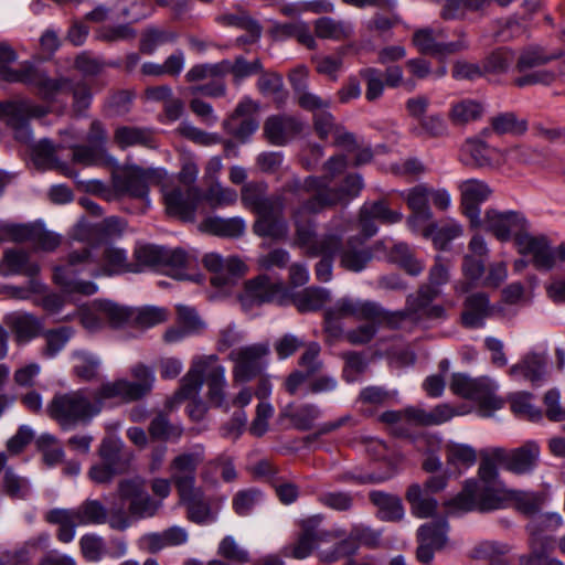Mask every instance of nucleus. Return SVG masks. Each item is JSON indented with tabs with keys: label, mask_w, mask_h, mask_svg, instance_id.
<instances>
[{
	"label": "nucleus",
	"mask_w": 565,
	"mask_h": 565,
	"mask_svg": "<svg viewBox=\"0 0 565 565\" xmlns=\"http://www.w3.org/2000/svg\"><path fill=\"white\" fill-rule=\"evenodd\" d=\"M245 228L244 220L238 216L230 218L210 216L200 224L202 232L225 238H238L244 234Z\"/></svg>",
	"instance_id": "nucleus-37"
},
{
	"label": "nucleus",
	"mask_w": 565,
	"mask_h": 565,
	"mask_svg": "<svg viewBox=\"0 0 565 565\" xmlns=\"http://www.w3.org/2000/svg\"><path fill=\"white\" fill-rule=\"evenodd\" d=\"M394 311L383 309L374 301H355V318L373 323H385L392 329H397V318L393 317Z\"/></svg>",
	"instance_id": "nucleus-42"
},
{
	"label": "nucleus",
	"mask_w": 565,
	"mask_h": 565,
	"mask_svg": "<svg viewBox=\"0 0 565 565\" xmlns=\"http://www.w3.org/2000/svg\"><path fill=\"white\" fill-rule=\"evenodd\" d=\"M148 431L153 440L169 441L178 440L182 436L183 429L173 425L166 413L159 412L150 422Z\"/></svg>",
	"instance_id": "nucleus-51"
},
{
	"label": "nucleus",
	"mask_w": 565,
	"mask_h": 565,
	"mask_svg": "<svg viewBox=\"0 0 565 565\" xmlns=\"http://www.w3.org/2000/svg\"><path fill=\"white\" fill-rule=\"evenodd\" d=\"M267 193V183L248 182L241 190V200L246 209L257 215L253 224L256 235L274 241L285 239L288 234V224L284 217L285 196L281 193Z\"/></svg>",
	"instance_id": "nucleus-2"
},
{
	"label": "nucleus",
	"mask_w": 565,
	"mask_h": 565,
	"mask_svg": "<svg viewBox=\"0 0 565 565\" xmlns=\"http://www.w3.org/2000/svg\"><path fill=\"white\" fill-rule=\"evenodd\" d=\"M114 140L121 149L134 146L153 147L152 131L148 128L130 126L119 127L114 134Z\"/></svg>",
	"instance_id": "nucleus-45"
},
{
	"label": "nucleus",
	"mask_w": 565,
	"mask_h": 565,
	"mask_svg": "<svg viewBox=\"0 0 565 565\" xmlns=\"http://www.w3.org/2000/svg\"><path fill=\"white\" fill-rule=\"evenodd\" d=\"M516 246L520 254L532 256V264L537 270H551L555 266L556 252L545 236H533L526 231L518 236Z\"/></svg>",
	"instance_id": "nucleus-20"
},
{
	"label": "nucleus",
	"mask_w": 565,
	"mask_h": 565,
	"mask_svg": "<svg viewBox=\"0 0 565 565\" xmlns=\"http://www.w3.org/2000/svg\"><path fill=\"white\" fill-rule=\"evenodd\" d=\"M363 186L362 177L358 173L348 174L338 188H330L329 180L323 178L322 191L307 199L303 202V209L311 213H319L327 207L348 203L360 194Z\"/></svg>",
	"instance_id": "nucleus-10"
},
{
	"label": "nucleus",
	"mask_w": 565,
	"mask_h": 565,
	"mask_svg": "<svg viewBox=\"0 0 565 565\" xmlns=\"http://www.w3.org/2000/svg\"><path fill=\"white\" fill-rule=\"evenodd\" d=\"M202 359L194 362L188 373L182 377L180 387L174 392L173 396L168 401V406L171 408L174 405L181 404L186 399L199 397V393L203 385V370Z\"/></svg>",
	"instance_id": "nucleus-32"
},
{
	"label": "nucleus",
	"mask_w": 565,
	"mask_h": 565,
	"mask_svg": "<svg viewBox=\"0 0 565 565\" xmlns=\"http://www.w3.org/2000/svg\"><path fill=\"white\" fill-rule=\"evenodd\" d=\"M430 189L419 184L409 190L407 194V205L412 210L413 215L408 218V224L414 225L416 221H429L433 213L428 205Z\"/></svg>",
	"instance_id": "nucleus-41"
},
{
	"label": "nucleus",
	"mask_w": 565,
	"mask_h": 565,
	"mask_svg": "<svg viewBox=\"0 0 565 565\" xmlns=\"http://www.w3.org/2000/svg\"><path fill=\"white\" fill-rule=\"evenodd\" d=\"M355 318V301L350 299H340L332 307L324 311L326 331L338 334L341 331L339 321L341 319Z\"/></svg>",
	"instance_id": "nucleus-56"
},
{
	"label": "nucleus",
	"mask_w": 565,
	"mask_h": 565,
	"mask_svg": "<svg viewBox=\"0 0 565 565\" xmlns=\"http://www.w3.org/2000/svg\"><path fill=\"white\" fill-rule=\"evenodd\" d=\"M479 226H483L487 232L493 234L501 242H508L513 236L516 244L518 236L524 235L526 232L527 221L520 212L489 210Z\"/></svg>",
	"instance_id": "nucleus-14"
},
{
	"label": "nucleus",
	"mask_w": 565,
	"mask_h": 565,
	"mask_svg": "<svg viewBox=\"0 0 565 565\" xmlns=\"http://www.w3.org/2000/svg\"><path fill=\"white\" fill-rule=\"evenodd\" d=\"M282 415L291 422L296 429L307 431L313 427L315 422L321 415V411L317 405L310 403L301 404L298 407L289 404L286 406Z\"/></svg>",
	"instance_id": "nucleus-44"
},
{
	"label": "nucleus",
	"mask_w": 565,
	"mask_h": 565,
	"mask_svg": "<svg viewBox=\"0 0 565 565\" xmlns=\"http://www.w3.org/2000/svg\"><path fill=\"white\" fill-rule=\"evenodd\" d=\"M268 348L264 344H253L233 350L230 359L235 363L233 376L236 382H248L258 376L265 367L264 356Z\"/></svg>",
	"instance_id": "nucleus-17"
},
{
	"label": "nucleus",
	"mask_w": 565,
	"mask_h": 565,
	"mask_svg": "<svg viewBox=\"0 0 565 565\" xmlns=\"http://www.w3.org/2000/svg\"><path fill=\"white\" fill-rule=\"evenodd\" d=\"M257 111L258 105L250 98H244L223 121V129L239 142H247L259 127V121L256 118Z\"/></svg>",
	"instance_id": "nucleus-15"
},
{
	"label": "nucleus",
	"mask_w": 565,
	"mask_h": 565,
	"mask_svg": "<svg viewBox=\"0 0 565 565\" xmlns=\"http://www.w3.org/2000/svg\"><path fill=\"white\" fill-rule=\"evenodd\" d=\"M190 262L191 258L184 249L163 247L160 267L167 268L172 277L183 280L189 279L183 269L189 267Z\"/></svg>",
	"instance_id": "nucleus-52"
},
{
	"label": "nucleus",
	"mask_w": 565,
	"mask_h": 565,
	"mask_svg": "<svg viewBox=\"0 0 565 565\" xmlns=\"http://www.w3.org/2000/svg\"><path fill=\"white\" fill-rule=\"evenodd\" d=\"M108 508L97 499H86L73 509H52L44 520L58 525L56 537L62 543H70L75 537V529L86 525H102L108 521Z\"/></svg>",
	"instance_id": "nucleus-5"
},
{
	"label": "nucleus",
	"mask_w": 565,
	"mask_h": 565,
	"mask_svg": "<svg viewBox=\"0 0 565 565\" xmlns=\"http://www.w3.org/2000/svg\"><path fill=\"white\" fill-rule=\"evenodd\" d=\"M117 493L122 502H128V512L134 520L152 518L161 507V502L147 492L146 482L141 478L120 480Z\"/></svg>",
	"instance_id": "nucleus-12"
},
{
	"label": "nucleus",
	"mask_w": 565,
	"mask_h": 565,
	"mask_svg": "<svg viewBox=\"0 0 565 565\" xmlns=\"http://www.w3.org/2000/svg\"><path fill=\"white\" fill-rule=\"evenodd\" d=\"M168 320V311L159 307L132 308L131 327L149 329Z\"/></svg>",
	"instance_id": "nucleus-61"
},
{
	"label": "nucleus",
	"mask_w": 565,
	"mask_h": 565,
	"mask_svg": "<svg viewBox=\"0 0 565 565\" xmlns=\"http://www.w3.org/2000/svg\"><path fill=\"white\" fill-rule=\"evenodd\" d=\"M405 498L412 507L413 514L418 518H429L437 509L436 499L423 497V489L418 483H413L408 487Z\"/></svg>",
	"instance_id": "nucleus-53"
},
{
	"label": "nucleus",
	"mask_w": 565,
	"mask_h": 565,
	"mask_svg": "<svg viewBox=\"0 0 565 565\" xmlns=\"http://www.w3.org/2000/svg\"><path fill=\"white\" fill-rule=\"evenodd\" d=\"M445 454L447 463L456 468L472 467L478 459L477 450L466 444L449 443L445 448Z\"/></svg>",
	"instance_id": "nucleus-57"
},
{
	"label": "nucleus",
	"mask_w": 565,
	"mask_h": 565,
	"mask_svg": "<svg viewBox=\"0 0 565 565\" xmlns=\"http://www.w3.org/2000/svg\"><path fill=\"white\" fill-rule=\"evenodd\" d=\"M342 237L337 234H324L309 246V252L307 253L311 257L321 256V258L330 257L334 258L337 254H340L343 248Z\"/></svg>",
	"instance_id": "nucleus-63"
},
{
	"label": "nucleus",
	"mask_w": 565,
	"mask_h": 565,
	"mask_svg": "<svg viewBox=\"0 0 565 565\" xmlns=\"http://www.w3.org/2000/svg\"><path fill=\"white\" fill-rule=\"evenodd\" d=\"M130 374L135 381L119 379L104 383V394L111 399L119 398L124 403L139 401L150 394L154 383V374L151 367L143 363L134 365Z\"/></svg>",
	"instance_id": "nucleus-8"
},
{
	"label": "nucleus",
	"mask_w": 565,
	"mask_h": 565,
	"mask_svg": "<svg viewBox=\"0 0 565 565\" xmlns=\"http://www.w3.org/2000/svg\"><path fill=\"white\" fill-rule=\"evenodd\" d=\"M0 113L6 118V124L13 130L14 138L29 143L32 140L30 118H42L50 113V108L22 99L0 104Z\"/></svg>",
	"instance_id": "nucleus-11"
},
{
	"label": "nucleus",
	"mask_w": 565,
	"mask_h": 565,
	"mask_svg": "<svg viewBox=\"0 0 565 565\" xmlns=\"http://www.w3.org/2000/svg\"><path fill=\"white\" fill-rule=\"evenodd\" d=\"M68 85L70 78H52L36 66L30 83V87L34 89L36 96L46 103H54L58 96L64 95Z\"/></svg>",
	"instance_id": "nucleus-29"
},
{
	"label": "nucleus",
	"mask_w": 565,
	"mask_h": 565,
	"mask_svg": "<svg viewBox=\"0 0 565 565\" xmlns=\"http://www.w3.org/2000/svg\"><path fill=\"white\" fill-rule=\"evenodd\" d=\"M488 382L489 380L484 377L472 379L462 373H455L451 376L450 390L458 396L475 401L484 392Z\"/></svg>",
	"instance_id": "nucleus-47"
},
{
	"label": "nucleus",
	"mask_w": 565,
	"mask_h": 565,
	"mask_svg": "<svg viewBox=\"0 0 565 565\" xmlns=\"http://www.w3.org/2000/svg\"><path fill=\"white\" fill-rule=\"evenodd\" d=\"M2 491L12 500H25L31 486L26 478L17 475L12 468H7L2 478Z\"/></svg>",
	"instance_id": "nucleus-62"
},
{
	"label": "nucleus",
	"mask_w": 565,
	"mask_h": 565,
	"mask_svg": "<svg viewBox=\"0 0 565 565\" xmlns=\"http://www.w3.org/2000/svg\"><path fill=\"white\" fill-rule=\"evenodd\" d=\"M545 501L542 492H531L523 490H513L504 488V490L494 491L488 498L484 505L487 512L505 508L509 503H513L514 508L526 516L536 514Z\"/></svg>",
	"instance_id": "nucleus-13"
},
{
	"label": "nucleus",
	"mask_w": 565,
	"mask_h": 565,
	"mask_svg": "<svg viewBox=\"0 0 565 565\" xmlns=\"http://www.w3.org/2000/svg\"><path fill=\"white\" fill-rule=\"evenodd\" d=\"M315 33L320 39L341 41L350 38L352 30L350 25L342 21L322 17L315 21Z\"/></svg>",
	"instance_id": "nucleus-55"
},
{
	"label": "nucleus",
	"mask_w": 565,
	"mask_h": 565,
	"mask_svg": "<svg viewBox=\"0 0 565 565\" xmlns=\"http://www.w3.org/2000/svg\"><path fill=\"white\" fill-rule=\"evenodd\" d=\"M509 374L512 377H521L530 381L533 385H537L545 377L546 360L541 354L529 353L519 363L510 367Z\"/></svg>",
	"instance_id": "nucleus-35"
},
{
	"label": "nucleus",
	"mask_w": 565,
	"mask_h": 565,
	"mask_svg": "<svg viewBox=\"0 0 565 565\" xmlns=\"http://www.w3.org/2000/svg\"><path fill=\"white\" fill-rule=\"evenodd\" d=\"M111 399L104 394V383L90 395L86 390L56 394L47 405L49 416L55 420L63 430H70L77 425L88 424L104 408L105 402Z\"/></svg>",
	"instance_id": "nucleus-4"
},
{
	"label": "nucleus",
	"mask_w": 565,
	"mask_h": 565,
	"mask_svg": "<svg viewBox=\"0 0 565 565\" xmlns=\"http://www.w3.org/2000/svg\"><path fill=\"white\" fill-rule=\"evenodd\" d=\"M162 169L142 168L137 164L125 166L111 173V188L116 196H128L141 201L148 200L149 190L164 179Z\"/></svg>",
	"instance_id": "nucleus-7"
},
{
	"label": "nucleus",
	"mask_w": 565,
	"mask_h": 565,
	"mask_svg": "<svg viewBox=\"0 0 565 565\" xmlns=\"http://www.w3.org/2000/svg\"><path fill=\"white\" fill-rule=\"evenodd\" d=\"M370 502L377 508V518L386 522H397L404 516V507L399 497L380 490L369 492Z\"/></svg>",
	"instance_id": "nucleus-36"
},
{
	"label": "nucleus",
	"mask_w": 565,
	"mask_h": 565,
	"mask_svg": "<svg viewBox=\"0 0 565 565\" xmlns=\"http://www.w3.org/2000/svg\"><path fill=\"white\" fill-rule=\"evenodd\" d=\"M93 244L83 245L70 252L65 262L54 267L53 280L66 294L92 296L97 292L96 284L83 280L81 275L97 278L126 273H138V267L128 259L125 249L107 246L100 255Z\"/></svg>",
	"instance_id": "nucleus-1"
},
{
	"label": "nucleus",
	"mask_w": 565,
	"mask_h": 565,
	"mask_svg": "<svg viewBox=\"0 0 565 565\" xmlns=\"http://www.w3.org/2000/svg\"><path fill=\"white\" fill-rule=\"evenodd\" d=\"M387 258L411 276H418L425 268L424 263L415 257L414 252L405 243L395 244L387 253Z\"/></svg>",
	"instance_id": "nucleus-46"
},
{
	"label": "nucleus",
	"mask_w": 565,
	"mask_h": 565,
	"mask_svg": "<svg viewBox=\"0 0 565 565\" xmlns=\"http://www.w3.org/2000/svg\"><path fill=\"white\" fill-rule=\"evenodd\" d=\"M499 447L482 449L479 452L480 463L477 478L465 481L462 490L451 499L447 505L463 512H487L484 508L488 498L498 490H504V486L498 483V466L503 468V460L497 459Z\"/></svg>",
	"instance_id": "nucleus-3"
},
{
	"label": "nucleus",
	"mask_w": 565,
	"mask_h": 565,
	"mask_svg": "<svg viewBox=\"0 0 565 565\" xmlns=\"http://www.w3.org/2000/svg\"><path fill=\"white\" fill-rule=\"evenodd\" d=\"M186 509V519L195 524H206L215 520V513L201 487L178 494Z\"/></svg>",
	"instance_id": "nucleus-26"
},
{
	"label": "nucleus",
	"mask_w": 565,
	"mask_h": 565,
	"mask_svg": "<svg viewBox=\"0 0 565 565\" xmlns=\"http://www.w3.org/2000/svg\"><path fill=\"white\" fill-rule=\"evenodd\" d=\"M0 270L8 275H24L34 278L40 267L36 263L30 260L29 253L23 249H8L3 254Z\"/></svg>",
	"instance_id": "nucleus-38"
},
{
	"label": "nucleus",
	"mask_w": 565,
	"mask_h": 565,
	"mask_svg": "<svg viewBox=\"0 0 565 565\" xmlns=\"http://www.w3.org/2000/svg\"><path fill=\"white\" fill-rule=\"evenodd\" d=\"M34 162L46 169H55L66 174L67 167L61 163L56 157L55 146L47 139L35 143L32 148Z\"/></svg>",
	"instance_id": "nucleus-60"
},
{
	"label": "nucleus",
	"mask_w": 565,
	"mask_h": 565,
	"mask_svg": "<svg viewBox=\"0 0 565 565\" xmlns=\"http://www.w3.org/2000/svg\"><path fill=\"white\" fill-rule=\"evenodd\" d=\"M461 209L463 214L470 220L472 226H479L480 204L491 194L490 188L482 181L471 179L460 184Z\"/></svg>",
	"instance_id": "nucleus-23"
},
{
	"label": "nucleus",
	"mask_w": 565,
	"mask_h": 565,
	"mask_svg": "<svg viewBox=\"0 0 565 565\" xmlns=\"http://www.w3.org/2000/svg\"><path fill=\"white\" fill-rule=\"evenodd\" d=\"M200 202L201 190L198 186H189L185 190L174 188L164 194L168 213L185 222L194 221Z\"/></svg>",
	"instance_id": "nucleus-21"
},
{
	"label": "nucleus",
	"mask_w": 565,
	"mask_h": 565,
	"mask_svg": "<svg viewBox=\"0 0 565 565\" xmlns=\"http://www.w3.org/2000/svg\"><path fill=\"white\" fill-rule=\"evenodd\" d=\"M177 40V34L171 31L150 28L147 29L139 42V51L142 54L151 55L158 46L173 43Z\"/></svg>",
	"instance_id": "nucleus-64"
},
{
	"label": "nucleus",
	"mask_w": 565,
	"mask_h": 565,
	"mask_svg": "<svg viewBox=\"0 0 565 565\" xmlns=\"http://www.w3.org/2000/svg\"><path fill=\"white\" fill-rule=\"evenodd\" d=\"M411 134L417 138L438 139L448 135V126L440 114H431L413 126Z\"/></svg>",
	"instance_id": "nucleus-48"
},
{
	"label": "nucleus",
	"mask_w": 565,
	"mask_h": 565,
	"mask_svg": "<svg viewBox=\"0 0 565 565\" xmlns=\"http://www.w3.org/2000/svg\"><path fill=\"white\" fill-rule=\"evenodd\" d=\"M372 258L373 254L369 247L358 245L353 238H350L340 253V265L349 271L359 273Z\"/></svg>",
	"instance_id": "nucleus-39"
},
{
	"label": "nucleus",
	"mask_w": 565,
	"mask_h": 565,
	"mask_svg": "<svg viewBox=\"0 0 565 565\" xmlns=\"http://www.w3.org/2000/svg\"><path fill=\"white\" fill-rule=\"evenodd\" d=\"M448 523L445 519L427 522L417 530L416 559L424 565H430L435 553L444 548L447 542Z\"/></svg>",
	"instance_id": "nucleus-16"
},
{
	"label": "nucleus",
	"mask_w": 565,
	"mask_h": 565,
	"mask_svg": "<svg viewBox=\"0 0 565 565\" xmlns=\"http://www.w3.org/2000/svg\"><path fill=\"white\" fill-rule=\"evenodd\" d=\"M102 462L119 475L128 471L132 459L131 452L124 444L114 438H104L98 450Z\"/></svg>",
	"instance_id": "nucleus-30"
},
{
	"label": "nucleus",
	"mask_w": 565,
	"mask_h": 565,
	"mask_svg": "<svg viewBox=\"0 0 565 565\" xmlns=\"http://www.w3.org/2000/svg\"><path fill=\"white\" fill-rule=\"evenodd\" d=\"M540 448L535 443H525L519 448L507 450L499 447L497 459L503 460V468L515 475L531 472L539 459Z\"/></svg>",
	"instance_id": "nucleus-22"
},
{
	"label": "nucleus",
	"mask_w": 565,
	"mask_h": 565,
	"mask_svg": "<svg viewBox=\"0 0 565 565\" xmlns=\"http://www.w3.org/2000/svg\"><path fill=\"white\" fill-rule=\"evenodd\" d=\"M515 52L507 46H501L489 53L483 60V72L488 74H505L515 65Z\"/></svg>",
	"instance_id": "nucleus-49"
},
{
	"label": "nucleus",
	"mask_w": 565,
	"mask_h": 565,
	"mask_svg": "<svg viewBox=\"0 0 565 565\" xmlns=\"http://www.w3.org/2000/svg\"><path fill=\"white\" fill-rule=\"evenodd\" d=\"M203 460L202 451L182 452L171 460L169 465L170 480L178 494L198 488L196 471Z\"/></svg>",
	"instance_id": "nucleus-18"
},
{
	"label": "nucleus",
	"mask_w": 565,
	"mask_h": 565,
	"mask_svg": "<svg viewBox=\"0 0 565 565\" xmlns=\"http://www.w3.org/2000/svg\"><path fill=\"white\" fill-rule=\"evenodd\" d=\"M301 130L300 124L292 117L275 115L266 119L264 136L274 146H284Z\"/></svg>",
	"instance_id": "nucleus-28"
},
{
	"label": "nucleus",
	"mask_w": 565,
	"mask_h": 565,
	"mask_svg": "<svg viewBox=\"0 0 565 565\" xmlns=\"http://www.w3.org/2000/svg\"><path fill=\"white\" fill-rule=\"evenodd\" d=\"M459 413L448 404H439L427 412L419 407L405 408L406 419L418 426H436L450 420Z\"/></svg>",
	"instance_id": "nucleus-34"
},
{
	"label": "nucleus",
	"mask_w": 565,
	"mask_h": 565,
	"mask_svg": "<svg viewBox=\"0 0 565 565\" xmlns=\"http://www.w3.org/2000/svg\"><path fill=\"white\" fill-rule=\"evenodd\" d=\"M440 295V290H434L431 286L420 285L418 289L406 297L405 308L394 311L398 327L405 320L420 322L445 318V308L440 305H433V301Z\"/></svg>",
	"instance_id": "nucleus-9"
},
{
	"label": "nucleus",
	"mask_w": 565,
	"mask_h": 565,
	"mask_svg": "<svg viewBox=\"0 0 565 565\" xmlns=\"http://www.w3.org/2000/svg\"><path fill=\"white\" fill-rule=\"evenodd\" d=\"M125 225V222L116 216L106 217L95 225L81 223L74 228L73 238L79 242H89L95 235H100L103 238L119 236L124 232Z\"/></svg>",
	"instance_id": "nucleus-31"
},
{
	"label": "nucleus",
	"mask_w": 565,
	"mask_h": 565,
	"mask_svg": "<svg viewBox=\"0 0 565 565\" xmlns=\"http://www.w3.org/2000/svg\"><path fill=\"white\" fill-rule=\"evenodd\" d=\"M203 264L212 273L210 282L216 288L233 286L246 270L245 264L237 257L223 259L218 254H206Z\"/></svg>",
	"instance_id": "nucleus-19"
},
{
	"label": "nucleus",
	"mask_w": 565,
	"mask_h": 565,
	"mask_svg": "<svg viewBox=\"0 0 565 565\" xmlns=\"http://www.w3.org/2000/svg\"><path fill=\"white\" fill-rule=\"evenodd\" d=\"M461 234V226L455 223L440 227L436 223H430L423 230V236L431 238L434 246L440 250L447 249L448 244Z\"/></svg>",
	"instance_id": "nucleus-54"
},
{
	"label": "nucleus",
	"mask_w": 565,
	"mask_h": 565,
	"mask_svg": "<svg viewBox=\"0 0 565 565\" xmlns=\"http://www.w3.org/2000/svg\"><path fill=\"white\" fill-rule=\"evenodd\" d=\"M18 343H26L43 332V322L32 313L12 312L4 318Z\"/></svg>",
	"instance_id": "nucleus-27"
},
{
	"label": "nucleus",
	"mask_w": 565,
	"mask_h": 565,
	"mask_svg": "<svg viewBox=\"0 0 565 565\" xmlns=\"http://www.w3.org/2000/svg\"><path fill=\"white\" fill-rule=\"evenodd\" d=\"M203 383L207 385V399L215 406L221 407L225 401V369L217 364V356L210 355L202 359Z\"/></svg>",
	"instance_id": "nucleus-25"
},
{
	"label": "nucleus",
	"mask_w": 565,
	"mask_h": 565,
	"mask_svg": "<svg viewBox=\"0 0 565 565\" xmlns=\"http://www.w3.org/2000/svg\"><path fill=\"white\" fill-rule=\"evenodd\" d=\"M490 301L484 292H476L468 296L463 302L461 313L462 324L467 328H480L483 321L490 316Z\"/></svg>",
	"instance_id": "nucleus-33"
},
{
	"label": "nucleus",
	"mask_w": 565,
	"mask_h": 565,
	"mask_svg": "<svg viewBox=\"0 0 565 565\" xmlns=\"http://www.w3.org/2000/svg\"><path fill=\"white\" fill-rule=\"evenodd\" d=\"M330 299V292L321 287H307L296 292L291 301L301 313L320 310Z\"/></svg>",
	"instance_id": "nucleus-43"
},
{
	"label": "nucleus",
	"mask_w": 565,
	"mask_h": 565,
	"mask_svg": "<svg viewBox=\"0 0 565 565\" xmlns=\"http://www.w3.org/2000/svg\"><path fill=\"white\" fill-rule=\"evenodd\" d=\"M96 311H98L111 328L118 329L126 324L131 326L132 308L119 306L109 300L96 301Z\"/></svg>",
	"instance_id": "nucleus-50"
},
{
	"label": "nucleus",
	"mask_w": 565,
	"mask_h": 565,
	"mask_svg": "<svg viewBox=\"0 0 565 565\" xmlns=\"http://www.w3.org/2000/svg\"><path fill=\"white\" fill-rule=\"evenodd\" d=\"M284 290V285L273 281L266 275H259L245 281L244 294L241 300L244 305L260 306L273 302Z\"/></svg>",
	"instance_id": "nucleus-24"
},
{
	"label": "nucleus",
	"mask_w": 565,
	"mask_h": 565,
	"mask_svg": "<svg viewBox=\"0 0 565 565\" xmlns=\"http://www.w3.org/2000/svg\"><path fill=\"white\" fill-rule=\"evenodd\" d=\"M121 63L119 61H104L94 56L90 52L84 51L74 60V67L85 76H95L100 74L106 67L118 68Z\"/></svg>",
	"instance_id": "nucleus-58"
},
{
	"label": "nucleus",
	"mask_w": 565,
	"mask_h": 565,
	"mask_svg": "<svg viewBox=\"0 0 565 565\" xmlns=\"http://www.w3.org/2000/svg\"><path fill=\"white\" fill-rule=\"evenodd\" d=\"M483 113V106L473 99H463L454 104L449 110V119L454 125H466L477 120Z\"/></svg>",
	"instance_id": "nucleus-59"
},
{
	"label": "nucleus",
	"mask_w": 565,
	"mask_h": 565,
	"mask_svg": "<svg viewBox=\"0 0 565 565\" xmlns=\"http://www.w3.org/2000/svg\"><path fill=\"white\" fill-rule=\"evenodd\" d=\"M563 56V51L548 53L541 45H529L515 55L514 70L520 74L512 79V85L518 88L527 86H550L556 79V73L551 70L540 68Z\"/></svg>",
	"instance_id": "nucleus-6"
},
{
	"label": "nucleus",
	"mask_w": 565,
	"mask_h": 565,
	"mask_svg": "<svg viewBox=\"0 0 565 565\" xmlns=\"http://www.w3.org/2000/svg\"><path fill=\"white\" fill-rule=\"evenodd\" d=\"M494 152L484 141L469 139L461 149L462 162L472 168L492 167V153Z\"/></svg>",
	"instance_id": "nucleus-40"
}]
</instances>
